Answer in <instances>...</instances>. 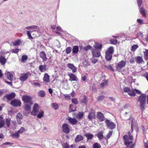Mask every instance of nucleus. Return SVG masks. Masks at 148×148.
<instances>
[{"label": "nucleus", "instance_id": "59", "mask_svg": "<svg viewBox=\"0 0 148 148\" xmlns=\"http://www.w3.org/2000/svg\"><path fill=\"white\" fill-rule=\"evenodd\" d=\"M18 132H16V133L13 134L12 135V136L13 137H18Z\"/></svg>", "mask_w": 148, "mask_h": 148}, {"label": "nucleus", "instance_id": "52", "mask_svg": "<svg viewBox=\"0 0 148 148\" xmlns=\"http://www.w3.org/2000/svg\"><path fill=\"white\" fill-rule=\"evenodd\" d=\"M130 90V89L127 87H125L123 89L124 92H126L127 93H128Z\"/></svg>", "mask_w": 148, "mask_h": 148}, {"label": "nucleus", "instance_id": "12", "mask_svg": "<svg viewBox=\"0 0 148 148\" xmlns=\"http://www.w3.org/2000/svg\"><path fill=\"white\" fill-rule=\"evenodd\" d=\"M30 74L29 72L23 74L20 77V80L24 82L28 78L29 75Z\"/></svg>", "mask_w": 148, "mask_h": 148}, {"label": "nucleus", "instance_id": "17", "mask_svg": "<svg viewBox=\"0 0 148 148\" xmlns=\"http://www.w3.org/2000/svg\"><path fill=\"white\" fill-rule=\"evenodd\" d=\"M5 74L9 80L11 81L13 79V75L12 73L8 71H6Z\"/></svg>", "mask_w": 148, "mask_h": 148}, {"label": "nucleus", "instance_id": "7", "mask_svg": "<svg viewBox=\"0 0 148 148\" xmlns=\"http://www.w3.org/2000/svg\"><path fill=\"white\" fill-rule=\"evenodd\" d=\"M126 64V62L125 61L122 60L119 62L116 66L117 70L120 71L121 69L123 67H124Z\"/></svg>", "mask_w": 148, "mask_h": 148}, {"label": "nucleus", "instance_id": "63", "mask_svg": "<svg viewBox=\"0 0 148 148\" xmlns=\"http://www.w3.org/2000/svg\"><path fill=\"white\" fill-rule=\"evenodd\" d=\"M134 123L133 120H132L131 121V128L132 129V130L133 131V128L134 127Z\"/></svg>", "mask_w": 148, "mask_h": 148}, {"label": "nucleus", "instance_id": "50", "mask_svg": "<svg viewBox=\"0 0 148 148\" xmlns=\"http://www.w3.org/2000/svg\"><path fill=\"white\" fill-rule=\"evenodd\" d=\"M91 47L90 45H88L86 47H85L84 48V50L87 51L91 49Z\"/></svg>", "mask_w": 148, "mask_h": 148}, {"label": "nucleus", "instance_id": "6", "mask_svg": "<svg viewBox=\"0 0 148 148\" xmlns=\"http://www.w3.org/2000/svg\"><path fill=\"white\" fill-rule=\"evenodd\" d=\"M22 100L25 103L28 104H32L33 103L32 98L29 96L24 95L22 96Z\"/></svg>", "mask_w": 148, "mask_h": 148}, {"label": "nucleus", "instance_id": "49", "mask_svg": "<svg viewBox=\"0 0 148 148\" xmlns=\"http://www.w3.org/2000/svg\"><path fill=\"white\" fill-rule=\"evenodd\" d=\"M64 148H75V146L74 145H71L70 146H69L68 145L66 144Z\"/></svg>", "mask_w": 148, "mask_h": 148}, {"label": "nucleus", "instance_id": "54", "mask_svg": "<svg viewBox=\"0 0 148 148\" xmlns=\"http://www.w3.org/2000/svg\"><path fill=\"white\" fill-rule=\"evenodd\" d=\"M33 85L36 86V87L39 86V87H40V84H39V83H37V82L33 83Z\"/></svg>", "mask_w": 148, "mask_h": 148}, {"label": "nucleus", "instance_id": "19", "mask_svg": "<svg viewBox=\"0 0 148 148\" xmlns=\"http://www.w3.org/2000/svg\"><path fill=\"white\" fill-rule=\"evenodd\" d=\"M79 51V47L77 46H75L73 47L72 49V53L73 55H74L75 54H77Z\"/></svg>", "mask_w": 148, "mask_h": 148}, {"label": "nucleus", "instance_id": "3", "mask_svg": "<svg viewBox=\"0 0 148 148\" xmlns=\"http://www.w3.org/2000/svg\"><path fill=\"white\" fill-rule=\"evenodd\" d=\"M26 28L27 29H30L29 31H27V34L30 40L33 39L34 38L32 36L31 33L33 32L37 31L38 32L40 31L39 28L36 26L32 25L27 27Z\"/></svg>", "mask_w": 148, "mask_h": 148}, {"label": "nucleus", "instance_id": "33", "mask_svg": "<svg viewBox=\"0 0 148 148\" xmlns=\"http://www.w3.org/2000/svg\"><path fill=\"white\" fill-rule=\"evenodd\" d=\"M38 95L42 97H44L45 96V93L43 90H40L38 93Z\"/></svg>", "mask_w": 148, "mask_h": 148}, {"label": "nucleus", "instance_id": "51", "mask_svg": "<svg viewBox=\"0 0 148 148\" xmlns=\"http://www.w3.org/2000/svg\"><path fill=\"white\" fill-rule=\"evenodd\" d=\"M25 131V129L24 128L22 127L20 128V130H19V133H22Z\"/></svg>", "mask_w": 148, "mask_h": 148}, {"label": "nucleus", "instance_id": "45", "mask_svg": "<svg viewBox=\"0 0 148 148\" xmlns=\"http://www.w3.org/2000/svg\"><path fill=\"white\" fill-rule=\"evenodd\" d=\"M65 99L66 100H70L71 99L70 96L68 94L64 95Z\"/></svg>", "mask_w": 148, "mask_h": 148}, {"label": "nucleus", "instance_id": "13", "mask_svg": "<svg viewBox=\"0 0 148 148\" xmlns=\"http://www.w3.org/2000/svg\"><path fill=\"white\" fill-rule=\"evenodd\" d=\"M16 96L14 93H12L10 94H8L4 97V99L6 98L8 100H10L14 98Z\"/></svg>", "mask_w": 148, "mask_h": 148}, {"label": "nucleus", "instance_id": "16", "mask_svg": "<svg viewBox=\"0 0 148 148\" xmlns=\"http://www.w3.org/2000/svg\"><path fill=\"white\" fill-rule=\"evenodd\" d=\"M97 117L99 120L101 121L104 120V117L103 114L101 112H98L97 113Z\"/></svg>", "mask_w": 148, "mask_h": 148}, {"label": "nucleus", "instance_id": "2", "mask_svg": "<svg viewBox=\"0 0 148 148\" xmlns=\"http://www.w3.org/2000/svg\"><path fill=\"white\" fill-rule=\"evenodd\" d=\"M95 45H94V49H92V54L93 56L95 58H98L101 56L100 51L102 45L101 44L95 42Z\"/></svg>", "mask_w": 148, "mask_h": 148}, {"label": "nucleus", "instance_id": "44", "mask_svg": "<svg viewBox=\"0 0 148 148\" xmlns=\"http://www.w3.org/2000/svg\"><path fill=\"white\" fill-rule=\"evenodd\" d=\"M112 131H110L107 134L106 136V138L107 139H109L111 136L112 135Z\"/></svg>", "mask_w": 148, "mask_h": 148}, {"label": "nucleus", "instance_id": "37", "mask_svg": "<svg viewBox=\"0 0 148 148\" xmlns=\"http://www.w3.org/2000/svg\"><path fill=\"white\" fill-rule=\"evenodd\" d=\"M128 94L130 96L134 97L135 96V93L134 90H130Z\"/></svg>", "mask_w": 148, "mask_h": 148}, {"label": "nucleus", "instance_id": "46", "mask_svg": "<svg viewBox=\"0 0 148 148\" xmlns=\"http://www.w3.org/2000/svg\"><path fill=\"white\" fill-rule=\"evenodd\" d=\"M71 101L72 102L75 104H77L78 103L77 99L76 98H74L72 99Z\"/></svg>", "mask_w": 148, "mask_h": 148}, {"label": "nucleus", "instance_id": "11", "mask_svg": "<svg viewBox=\"0 0 148 148\" xmlns=\"http://www.w3.org/2000/svg\"><path fill=\"white\" fill-rule=\"evenodd\" d=\"M62 129L63 132L65 133H69V128L68 125L66 123L63 124L62 126Z\"/></svg>", "mask_w": 148, "mask_h": 148}, {"label": "nucleus", "instance_id": "48", "mask_svg": "<svg viewBox=\"0 0 148 148\" xmlns=\"http://www.w3.org/2000/svg\"><path fill=\"white\" fill-rule=\"evenodd\" d=\"M10 119H7L6 120V124L8 127L10 126Z\"/></svg>", "mask_w": 148, "mask_h": 148}, {"label": "nucleus", "instance_id": "40", "mask_svg": "<svg viewBox=\"0 0 148 148\" xmlns=\"http://www.w3.org/2000/svg\"><path fill=\"white\" fill-rule=\"evenodd\" d=\"M101 145L98 143H95L93 145V148H100Z\"/></svg>", "mask_w": 148, "mask_h": 148}, {"label": "nucleus", "instance_id": "42", "mask_svg": "<svg viewBox=\"0 0 148 148\" xmlns=\"http://www.w3.org/2000/svg\"><path fill=\"white\" fill-rule=\"evenodd\" d=\"M83 115V112H79L77 116V118L79 119H80L82 117Z\"/></svg>", "mask_w": 148, "mask_h": 148}, {"label": "nucleus", "instance_id": "5", "mask_svg": "<svg viewBox=\"0 0 148 148\" xmlns=\"http://www.w3.org/2000/svg\"><path fill=\"white\" fill-rule=\"evenodd\" d=\"M114 52V48L112 47H110L106 51L105 57L107 60L109 61L111 60Z\"/></svg>", "mask_w": 148, "mask_h": 148}, {"label": "nucleus", "instance_id": "47", "mask_svg": "<svg viewBox=\"0 0 148 148\" xmlns=\"http://www.w3.org/2000/svg\"><path fill=\"white\" fill-rule=\"evenodd\" d=\"M110 42L111 43L115 45L117 43V40L116 39H111L110 40Z\"/></svg>", "mask_w": 148, "mask_h": 148}, {"label": "nucleus", "instance_id": "9", "mask_svg": "<svg viewBox=\"0 0 148 148\" xmlns=\"http://www.w3.org/2000/svg\"><path fill=\"white\" fill-rule=\"evenodd\" d=\"M105 122L108 127L111 130L113 129L116 127V125L113 123L111 122L109 120H106Z\"/></svg>", "mask_w": 148, "mask_h": 148}, {"label": "nucleus", "instance_id": "10", "mask_svg": "<svg viewBox=\"0 0 148 148\" xmlns=\"http://www.w3.org/2000/svg\"><path fill=\"white\" fill-rule=\"evenodd\" d=\"M68 75L70 78L69 80L71 82L73 81H77L78 80V78L74 74L71 73H69Z\"/></svg>", "mask_w": 148, "mask_h": 148}, {"label": "nucleus", "instance_id": "39", "mask_svg": "<svg viewBox=\"0 0 148 148\" xmlns=\"http://www.w3.org/2000/svg\"><path fill=\"white\" fill-rule=\"evenodd\" d=\"M85 136L87 138V139H91L93 137V135L92 134H85Z\"/></svg>", "mask_w": 148, "mask_h": 148}, {"label": "nucleus", "instance_id": "43", "mask_svg": "<svg viewBox=\"0 0 148 148\" xmlns=\"http://www.w3.org/2000/svg\"><path fill=\"white\" fill-rule=\"evenodd\" d=\"M138 46L136 45H135L132 47L131 51H134L138 47Z\"/></svg>", "mask_w": 148, "mask_h": 148}, {"label": "nucleus", "instance_id": "28", "mask_svg": "<svg viewBox=\"0 0 148 148\" xmlns=\"http://www.w3.org/2000/svg\"><path fill=\"white\" fill-rule=\"evenodd\" d=\"M5 124V121L3 117L0 116V128L2 127Z\"/></svg>", "mask_w": 148, "mask_h": 148}, {"label": "nucleus", "instance_id": "8", "mask_svg": "<svg viewBox=\"0 0 148 148\" xmlns=\"http://www.w3.org/2000/svg\"><path fill=\"white\" fill-rule=\"evenodd\" d=\"M38 105L37 103L34 104L33 107L32 111L31 112V114L33 116L36 115L38 112Z\"/></svg>", "mask_w": 148, "mask_h": 148}, {"label": "nucleus", "instance_id": "41", "mask_svg": "<svg viewBox=\"0 0 148 148\" xmlns=\"http://www.w3.org/2000/svg\"><path fill=\"white\" fill-rule=\"evenodd\" d=\"M71 51V48L70 47H67L66 49V52L67 54L70 53Z\"/></svg>", "mask_w": 148, "mask_h": 148}, {"label": "nucleus", "instance_id": "57", "mask_svg": "<svg viewBox=\"0 0 148 148\" xmlns=\"http://www.w3.org/2000/svg\"><path fill=\"white\" fill-rule=\"evenodd\" d=\"M138 5L139 7H140L142 4V0H137Z\"/></svg>", "mask_w": 148, "mask_h": 148}, {"label": "nucleus", "instance_id": "23", "mask_svg": "<svg viewBox=\"0 0 148 148\" xmlns=\"http://www.w3.org/2000/svg\"><path fill=\"white\" fill-rule=\"evenodd\" d=\"M68 120L71 124L73 125L75 124L77 122V121L76 119L71 118H69Z\"/></svg>", "mask_w": 148, "mask_h": 148}, {"label": "nucleus", "instance_id": "55", "mask_svg": "<svg viewBox=\"0 0 148 148\" xmlns=\"http://www.w3.org/2000/svg\"><path fill=\"white\" fill-rule=\"evenodd\" d=\"M137 22L140 24H142L143 23V21L141 19H138L137 20Z\"/></svg>", "mask_w": 148, "mask_h": 148}, {"label": "nucleus", "instance_id": "15", "mask_svg": "<svg viewBox=\"0 0 148 148\" xmlns=\"http://www.w3.org/2000/svg\"><path fill=\"white\" fill-rule=\"evenodd\" d=\"M67 67L72 70V72L73 73L75 72L77 70V69L73 64L69 63L67 65Z\"/></svg>", "mask_w": 148, "mask_h": 148}, {"label": "nucleus", "instance_id": "21", "mask_svg": "<svg viewBox=\"0 0 148 148\" xmlns=\"http://www.w3.org/2000/svg\"><path fill=\"white\" fill-rule=\"evenodd\" d=\"M32 104H25V109L27 111L28 113H29L31 110V106Z\"/></svg>", "mask_w": 148, "mask_h": 148}, {"label": "nucleus", "instance_id": "34", "mask_svg": "<svg viewBox=\"0 0 148 148\" xmlns=\"http://www.w3.org/2000/svg\"><path fill=\"white\" fill-rule=\"evenodd\" d=\"M44 112L42 110H40L37 115V117L39 118H41L42 117L44 116Z\"/></svg>", "mask_w": 148, "mask_h": 148}, {"label": "nucleus", "instance_id": "61", "mask_svg": "<svg viewBox=\"0 0 148 148\" xmlns=\"http://www.w3.org/2000/svg\"><path fill=\"white\" fill-rule=\"evenodd\" d=\"M104 98V97L103 96H101L98 98V100H102Z\"/></svg>", "mask_w": 148, "mask_h": 148}, {"label": "nucleus", "instance_id": "32", "mask_svg": "<svg viewBox=\"0 0 148 148\" xmlns=\"http://www.w3.org/2000/svg\"><path fill=\"white\" fill-rule=\"evenodd\" d=\"M97 136L99 140L102 139L103 138V132L102 131L99 132L97 134Z\"/></svg>", "mask_w": 148, "mask_h": 148}, {"label": "nucleus", "instance_id": "24", "mask_svg": "<svg viewBox=\"0 0 148 148\" xmlns=\"http://www.w3.org/2000/svg\"><path fill=\"white\" fill-rule=\"evenodd\" d=\"M6 62V59L4 57L0 56V63L2 65H4Z\"/></svg>", "mask_w": 148, "mask_h": 148}, {"label": "nucleus", "instance_id": "35", "mask_svg": "<svg viewBox=\"0 0 148 148\" xmlns=\"http://www.w3.org/2000/svg\"><path fill=\"white\" fill-rule=\"evenodd\" d=\"M144 56L145 59L146 60H148V50L145 49V51L144 52Z\"/></svg>", "mask_w": 148, "mask_h": 148}, {"label": "nucleus", "instance_id": "14", "mask_svg": "<svg viewBox=\"0 0 148 148\" xmlns=\"http://www.w3.org/2000/svg\"><path fill=\"white\" fill-rule=\"evenodd\" d=\"M40 56L42 59L43 62H45L47 61V58L46 55L44 52L41 51L40 52Z\"/></svg>", "mask_w": 148, "mask_h": 148}, {"label": "nucleus", "instance_id": "62", "mask_svg": "<svg viewBox=\"0 0 148 148\" xmlns=\"http://www.w3.org/2000/svg\"><path fill=\"white\" fill-rule=\"evenodd\" d=\"M134 90L138 94H139L141 93L140 91L139 90L136 89H134Z\"/></svg>", "mask_w": 148, "mask_h": 148}, {"label": "nucleus", "instance_id": "29", "mask_svg": "<svg viewBox=\"0 0 148 148\" xmlns=\"http://www.w3.org/2000/svg\"><path fill=\"white\" fill-rule=\"evenodd\" d=\"M69 110L70 112H73L76 111V108L75 107H73V104H71L69 105Z\"/></svg>", "mask_w": 148, "mask_h": 148}, {"label": "nucleus", "instance_id": "53", "mask_svg": "<svg viewBox=\"0 0 148 148\" xmlns=\"http://www.w3.org/2000/svg\"><path fill=\"white\" fill-rule=\"evenodd\" d=\"M18 51V49H12L11 50V51L12 53H17Z\"/></svg>", "mask_w": 148, "mask_h": 148}, {"label": "nucleus", "instance_id": "20", "mask_svg": "<svg viewBox=\"0 0 148 148\" xmlns=\"http://www.w3.org/2000/svg\"><path fill=\"white\" fill-rule=\"evenodd\" d=\"M135 59L136 60V62L137 63H142L143 62L144 63V62L143 59V58L142 57L140 56H137L135 58Z\"/></svg>", "mask_w": 148, "mask_h": 148}, {"label": "nucleus", "instance_id": "25", "mask_svg": "<svg viewBox=\"0 0 148 148\" xmlns=\"http://www.w3.org/2000/svg\"><path fill=\"white\" fill-rule=\"evenodd\" d=\"M10 104L14 106H17L18 105V101L16 99L12 100Z\"/></svg>", "mask_w": 148, "mask_h": 148}, {"label": "nucleus", "instance_id": "58", "mask_svg": "<svg viewBox=\"0 0 148 148\" xmlns=\"http://www.w3.org/2000/svg\"><path fill=\"white\" fill-rule=\"evenodd\" d=\"M87 100L86 97H84L83 99L82 100V102L84 103H86L87 102Z\"/></svg>", "mask_w": 148, "mask_h": 148}, {"label": "nucleus", "instance_id": "4", "mask_svg": "<svg viewBox=\"0 0 148 148\" xmlns=\"http://www.w3.org/2000/svg\"><path fill=\"white\" fill-rule=\"evenodd\" d=\"M145 95L142 94L140 96L138 97V101L140 103V106L141 109L143 110H144L145 102Z\"/></svg>", "mask_w": 148, "mask_h": 148}, {"label": "nucleus", "instance_id": "60", "mask_svg": "<svg viewBox=\"0 0 148 148\" xmlns=\"http://www.w3.org/2000/svg\"><path fill=\"white\" fill-rule=\"evenodd\" d=\"M14 45L16 46L18 45V40H17L15 42L13 43Z\"/></svg>", "mask_w": 148, "mask_h": 148}, {"label": "nucleus", "instance_id": "56", "mask_svg": "<svg viewBox=\"0 0 148 148\" xmlns=\"http://www.w3.org/2000/svg\"><path fill=\"white\" fill-rule=\"evenodd\" d=\"M107 85V82L105 81L104 82H103L100 84L101 87H103Z\"/></svg>", "mask_w": 148, "mask_h": 148}, {"label": "nucleus", "instance_id": "1", "mask_svg": "<svg viewBox=\"0 0 148 148\" xmlns=\"http://www.w3.org/2000/svg\"><path fill=\"white\" fill-rule=\"evenodd\" d=\"M129 136L125 135L123 137V139L125 140V144L127 147L130 148L134 147L135 144L133 143L132 140H133L132 136L131 135L130 132H128Z\"/></svg>", "mask_w": 148, "mask_h": 148}, {"label": "nucleus", "instance_id": "36", "mask_svg": "<svg viewBox=\"0 0 148 148\" xmlns=\"http://www.w3.org/2000/svg\"><path fill=\"white\" fill-rule=\"evenodd\" d=\"M51 106L52 108L55 110H57L58 108V105L56 103H51Z\"/></svg>", "mask_w": 148, "mask_h": 148}, {"label": "nucleus", "instance_id": "64", "mask_svg": "<svg viewBox=\"0 0 148 148\" xmlns=\"http://www.w3.org/2000/svg\"><path fill=\"white\" fill-rule=\"evenodd\" d=\"M71 95L72 97H75V93L73 91L71 93Z\"/></svg>", "mask_w": 148, "mask_h": 148}, {"label": "nucleus", "instance_id": "31", "mask_svg": "<svg viewBox=\"0 0 148 148\" xmlns=\"http://www.w3.org/2000/svg\"><path fill=\"white\" fill-rule=\"evenodd\" d=\"M83 139L82 136L80 135H77L75 138V141L76 142H78Z\"/></svg>", "mask_w": 148, "mask_h": 148}, {"label": "nucleus", "instance_id": "27", "mask_svg": "<svg viewBox=\"0 0 148 148\" xmlns=\"http://www.w3.org/2000/svg\"><path fill=\"white\" fill-rule=\"evenodd\" d=\"M39 69L41 72H44L47 70L46 66L45 65H41L39 66Z\"/></svg>", "mask_w": 148, "mask_h": 148}, {"label": "nucleus", "instance_id": "22", "mask_svg": "<svg viewBox=\"0 0 148 148\" xmlns=\"http://www.w3.org/2000/svg\"><path fill=\"white\" fill-rule=\"evenodd\" d=\"M28 59V57L26 55H23L20 59L21 62L22 63H24L26 62Z\"/></svg>", "mask_w": 148, "mask_h": 148}, {"label": "nucleus", "instance_id": "18", "mask_svg": "<svg viewBox=\"0 0 148 148\" xmlns=\"http://www.w3.org/2000/svg\"><path fill=\"white\" fill-rule=\"evenodd\" d=\"M43 80L44 82L46 83H48L49 82V76L47 73H46L45 74Z\"/></svg>", "mask_w": 148, "mask_h": 148}, {"label": "nucleus", "instance_id": "26", "mask_svg": "<svg viewBox=\"0 0 148 148\" xmlns=\"http://www.w3.org/2000/svg\"><path fill=\"white\" fill-rule=\"evenodd\" d=\"M139 11L140 13L143 16H145L146 15V12L145 9L142 7L140 8Z\"/></svg>", "mask_w": 148, "mask_h": 148}, {"label": "nucleus", "instance_id": "38", "mask_svg": "<svg viewBox=\"0 0 148 148\" xmlns=\"http://www.w3.org/2000/svg\"><path fill=\"white\" fill-rule=\"evenodd\" d=\"M90 60L94 64H95L98 61V60L95 57H93V56L92 58L90 59Z\"/></svg>", "mask_w": 148, "mask_h": 148}, {"label": "nucleus", "instance_id": "30", "mask_svg": "<svg viewBox=\"0 0 148 148\" xmlns=\"http://www.w3.org/2000/svg\"><path fill=\"white\" fill-rule=\"evenodd\" d=\"M88 118L90 120H91L95 117V114L94 112H90L88 116Z\"/></svg>", "mask_w": 148, "mask_h": 148}]
</instances>
